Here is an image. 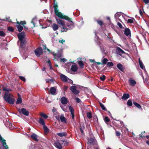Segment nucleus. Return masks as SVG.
I'll return each instance as SVG.
<instances>
[{"mask_svg":"<svg viewBox=\"0 0 149 149\" xmlns=\"http://www.w3.org/2000/svg\"><path fill=\"white\" fill-rule=\"evenodd\" d=\"M54 7L55 13L59 18H58L56 17V19L57 23L61 28V32H65L68 30L73 29L74 27V24L71 19L67 16L63 15L59 11L57 3H54Z\"/></svg>","mask_w":149,"mask_h":149,"instance_id":"nucleus-1","label":"nucleus"},{"mask_svg":"<svg viewBox=\"0 0 149 149\" xmlns=\"http://www.w3.org/2000/svg\"><path fill=\"white\" fill-rule=\"evenodd\" d=\"M12 95L9 92H5L3 96L4 100L10 104H13L15 100L12 98Z\"/></svg>","mask_w":149,"mask_h":149,"instance_id":"nucleus-2","label":"nucleus"},{"mask_svg":"<svg viewBox=\"0 0 149 149\" xmlns=\"http://www.w3.org/2000/svg\"><path fill=\"white\" fill-rule=\"evenodd\" d=\"M60 77L61 80L64 82L66 83L68 82L70 84H72L73 83L72 80L64 74H61Z\"/></svg>","mask_w":149,"mask_h":149,"instance_id":"nucleus-3","label":"nucleus"},{"mask_svg":"<svg viewBox=\"0 0 149 149\" xmlns=\"http://www.w3.org/2000/svg\"><path fill=\"white\" fill-rule=\"evenodd\" d=\"M99 46L100 47V51L102 53L106 55L108 53L107 48L105 45L100 42H99Z\"/></svg>","mask_w":149,"mask_h":149,"instance_id":"nucleus-4","label":"nucleus"},{"mask_svg":"<svg viewBox=\"0 0 149 149\" xmlns=\"http://www.w3.org/2000/svg\"><path fill=\"white\" fill-rule=\"evenodd\" d=\"M87 140L88 143L91 145H94L96 142V140L92 134H90V137L88 138Z\"/></svg>","mask_w":149,"mask_h":149,"instance_id":"nucleus-5","label":"nucleus"},{"mask_svg":"<svg viewBox=\"0 0 149 149\" xmlns=\"http://www.w3.org/2000/svg\"><path fill=\"white\" fill-rule=\"evenodd\" d=\"M35 55L38 57L43 53V50L41 47H39L36 49L34 51Z\"/></svg>","mask_w":149,"mask_h":149,"instance_id":"nucleus-6","label":"nucleus"},{"mask_svg":"<svg viewBox=\"0 0 149 149\" xmlns=\"http://www.w3.org/2000/svg\"><path fill=\"white\" fill-rule=\"evenodd\" d=\"M0 141L2 144V146L5 149H8V146L6 143V141L3 139L0 134Z\"/></svg>","mask_w":149,"mask_h":149,"instance_id":"nucleus-7","label":"nucleus"},{"mask_svg":"<svg viewBox=\"0 0 149 149\" xmlns=\"http://www.w3.org/2000/svg\"><path fill=\"white\" fill-rule=\"evenodd\" d=\"M25 33L24 31L18 33L17 36L19 41L26 40L25 38Z\"/></svg>","mask_w":149,"mask_h":149,"instance_id":"nucleus-8","label":"nucleus"},{"mask_svg":"<svg viewBox=\"0 0 149 149\" xmlns=\"http://www.w3.org/2000/svg\"><path fill=\"white\" fill-rule=\"evenodd\" d=\"M139 66L142 69H143L144 71V72L145 73V74L146 75V76H147L148 77V73H147V71H146V70L145 69V68L144 65H143V62L142 61H141L140 60V58H139Z\"/></svg>","mask_w":149,"mask_h":149,"instance_id":"nucleus-9","label":"nucleus"},{"mask_svg":"<svg viewBox=\"0 0 149 149\" xmlns=\"http://www.w3.org/2000/svg\"><path fill=\"white\" fill-rule=\"evenodd\" d=\"M76 89L77 87L75 86H72L70 87V90L73 94L75 95L79 93V91Z\"/></svg>","mask_w":149,"mask_h":149,"instance_id":"nucleus-10","label":"nucleus"},{"mask_svg":"<svg viewBox=\"0 0 149 149\" xmlns=\"http://www.w3.org/2000/svg\"><path fill=\"white\" fill-rule=\"evenodd\" d=\"M18 111L20 113H22L26 116H28L29 115V112L24 108H22L21 109H19Z\"/></svg>","mask_w":149,"mask_h":149,"instance_id":"nucleus-11","label":"nucleus"},{"mask_svg":"<svg viewBox=\"0 0 149 149\" xmlns=\"http://www.w3.org/2000/svg\"><path fill=\"white\" fill-rule=\"evenodd\" d=\"M125 52L119 47L116 48V53L117 54L121 56L122 54H124Z\"/></svg>","mask_w":149,"mask_h":149,"instance_id":"nucleus-12","label":"nucleus"},{"mask_svg":"<svg viewBox=\"0 0 149 149\" xmlns=\"http://www.w3.org/2000/svg\"><path fill=\"white\" fill-rule=\"evenodd\" d=\"M78 70V67L77 65L73 63L72 65L71 68V70L72 72H76Z\"/></svg>","mask_w":149,"mask_h":149,"instance_id":"nucleus-13","label":"nucleus"},{"mask_svg":"<svg viewBox=\"0 0 149 149\" xmlns=\"http://www.w3.org/2000/svg\"><path fill=\"white\" fill-rule=\"evenodd\" d=\"M52 53L53 54L54 58L56 60H57L58 58H59L61 56V54L59 52H58L57 53H54V52Z\"/></svg>","mask_w":149,"mask_h":149,"instance_id":"nucleus-14","label":"nucleus"},{"mask_svg":"<svg viewBox=\"0 0 149 149\" xmlns=\"http://www.w3.org/2000/svg\"><path fill=\"white\" fill-rule=\"evenodd\" d=\"M60 120L61 122L63 123H66L67 120L63 114L61 115L60 116Z\"/></svg>","mask_w":149,"mask_h":149,"instance_id":"nucleus-15","label":"nucleus"},{"mask_svg":"<svg viewBox=\"0 0 149 149\" xmlns=\"http://www.w3.org/2000/svg\"><path fill=\"white\" fill-rule=\"evenodd\" d=\"M56 91V88L55 87H51L49 90V92L51 95H55V93Z\"/></svg>","mask_w":149,"mask_h":149,"instance_id":"nucleus-16","label":"nucleus"},{"mask_svg":"<svg viewBox=\"0 0 149 149\" xmlns=\"http://www.w3.org/2000/svg\"><path fill=\"white\" fill-rule=\"evenodd\" d=\"M124 33L127 36H130L131 31L130 29L129 28H126L124 31Z\"/></svg>","mask_w":149,"mask_h":149,"instance_id":"nucleus-17","label":"nucleus"},{"mask_svg":"<svg viewBox=\"0 0 149 149\" xmlns=\"http://www.w3.org/2000/svg\"><path fill=\"white\" fill-rule=\"evenodd\" d=\"M130 85L132 86H134L136 84V81L133 79H130L129 80Z\"/></svg>","mask_w":149,"mask_h":149,"instance_id":"nucleus-18","label":"nucleus"},{"mask_svg":"<svg viewBox=\"0 0 149 149\" xmlns=\"http://www.w3.org/2000/svg\"><path fill=\"white\" fill-rule=\"evenodd\" d=\"M69 109L71 113L72 118L74 119V109L73 107L71 106H69Z\"/></svg>","mask_w":149,"mask_h":149,"instance_id":"nucleus-19","label":"nucleus"},{"mask_svg":"<svg viewBox=\"0 0 149 149\" xmlns=\"http://www.w3.org/2000/svg\"><path fill=\"white\" fill-rule=\"evenodd\" d=\"M54 146L58 149H61L62 146L61 143L58 141H55L54 143Z\"/></svg>","mask_w":149,"mask_h":149,"instance_id":"nucleus-20","label":"nucleus"},{"mask_svg":"<svg viewBox=\"0 0 149 149\" xmlns=\"http://www.w3.org/2000/svg\"><path fill=\"white\" fill-rule=\"evenodd\" d=\"M61 102L63 104H66L68 102L67 98L65 97H63L61 99Z\"/></svg>","mask_w":149,"mask_h":149,"instance_id":"nucleus-21","label":"nucleus"},{"mask_svg":"<svg viewBox=\"0 0 149 149\" xmlns=\"http://www.w3.org/2000/svg\"><path fill=\"white\" fill-rule=\"evenodd\" d=\"M31 137L32 139L36 141H38V139H37L38 136L35 133H33L31 136Z\"/></svg>","mask_w":149,"mask_h":149,"instance_id":"nucleus-22","label":"nucleus"},{"mask_svg":"<svg viewBox=\"0 0 149 149\" xmlns=\"http://www.w3.org/2000/svg\"><path fill=\"white\" fill-rule=\"evenodd\" d=\"M85 129V127L83 124H80V127L79 128L80 130L81 133L83 135L84 134V131Z\"/></svg>","mask_w":149,"mask_h":149,"instance_id":"nucleus-23","label":"nucleus"},{"mask_svg":"<svg viewBox=\"0 0 149 149\" xmlns=\"http://www.w3.org/2000/svg\"><path fill=\"white\" fill-rule=\"evenodd\" d=\"M17 27L18 29V31L19 32H21L23 30V27L22 26L19 24V23L18 22H17Z\"/></svg>","mask_w":149,"mask_h":149,"instance_id":"nucleus-24","label":"nucleus"},{"mask_svg":"<svg viewBox=\"0 0 149 149\" xmlns=\"http://www.w3.org/2000/svg\"><path fill=\"white\" fill-rule=\"evenodd\" d=\"M130 97V95L127 93H124L122 97V99L124 100H126L128 99Z\"/></svg>","mask_w":149,"mask_h":149,"instance_id":"nucleus-25","label":"nucleus"},{"mask_svg":"<svg viewBox=\"0 0 149 149\" xmlns=\"http://www.w3.org/2000/svg\"><path fill=\"white\" fill-rule=\"evenodd\" d=\"M117 68L121 71L123 72L124 70V68L123 65L120 63H119L117 64Z\"/></svg>","mask_w":149,"mask_h":149,"instance_id":"nucleus-26","label":"nucleus"},{"mask_svg":"<svg viewBox=\"0 0 149 149\" xmlns=\"http://www.w3.org/2000/svg\"><path fill=\"white\" fill-rule=\"evenodd\" d=\"M4 123L6 126L9 128H10L12 126L11 123L9 122V120L8 121L7 120H6V122Z\"/></svg>","mask_w":149,"mask_h":149,"instance_id":"nucleus-27","label":"nucleus"},{"mask_svg":"<svg viewBox=\"0 0 149 149\" xmlns=\"http://www.w3.org/2000/svg\"><path fill=\"white\" fill-rule=\"evenodd\" d=\"M57 135L60 137H62L66 136L67 134L65 132H63L57 133Z\"/></svg>","mask_w":149,"mask_h":149,"instance_id":"nucleus-28","label":"nucleus"},{"mask_svg":"<svg viewBox=\"0 0 149 149\" xmlns=\"http://www.w3.org/2000/svg\"><path fill=\"white\" fill-rule=\"evenodd\" d=\"M38 122L39 123L43 126L45 125V120L44 119L42 118H40L38 120Z\"/></svg>","mask_w":149,"mask_h":149,"instance_id":"nucleus-29","label":"nucleus"},{"mask_svg":"<svg viewBox=\"0 0 149 149\" xmlns=\"http://www.w3.org/2000/svg\"><path fill=\"white\" fill-rule=\"evenodd\" d=\"M20 41V46L22 48H24L25 46V42L26 40L19 41Z\"/></svg>","mask_w":149,"mask_h":149,"instance_id":"nucleus-30","label":"nucleus"},{"mask_svg":"<svg viewBox=\"0 0 149 149\" xmlns=\"http://www.w3.org/2000/svg\"><path fill=\"white\" fill-rule=\"evenodd\" d=\"M36 18H33L31 22V23L33 25V27H34L35 26V24L36 22H37Z\"/></svg>","mask_w":149,"mask_h":149,"instance_id":"nucleus-31","label":"nucleus"},{"mask_svg":"<svg viewBox=\"0 0 149 149\" xmlns=\"http://www.w3.org/2000/svg\"><path fill=\"white\" fill-rule=\"evenodd\" d=\"M52 28L53 30L54 31H55L58 29V26L57 24H53L52 25Z\"/></svg>","mask_w":149,"mask_h":149,"instance_id":"nucleus-32","label":"nucleus"},{"mask_svg":"<svg viewBox=\"0 0 149 149\" xmlns=\"http://www.w3.org/2000/svg\"><path fill=\"white\" fill-rule=\"evenodd\" d=\"M134 104L137 108L139 109H141V106L139 104L136 103L135 102H133Z\"/></svg>","mask_w":149,"mask_h":149,"instance_id":"nucleus-33","label":"nucleus"},{"mask_svg":"<svg viewBox=\"0 0 149 149\" xmlns=\"http://www.w3.org/2000/svg\"><path fill=\"white\" fill-rule=\"evenodd\" d=\"M1 87H2L3 91H6L5 92H8L9 91H11V90L10 89H8V88H6L3 87V86H0L1 88Z\"/></svg>","mask_w":149,"mask_h":149,"instance_id":"nucleus-34","label":"nucleus"},{"mask_svg":"<svg viewBox=\"0 0 149 149\" xmlns=\"http://www.w3.org/2000/svg\"><path fill=\"white\" fill-rule=\"evenodd\" d=\"M43 128L44 132L46 133H48L49 132V130L45 125L43 126Z\"/></svg>","mask_w":149,"mask_h":149,"instance_id":"nucleus-35","label":"nucleus"},{"mask_svg":"<svg viewBox=\"0 0 149 149\" xmlns=\"http://www.w3.org/2000/svg\"><path fill=\"white\" fill-rule=\"evenodd\" d=\"M78 64L80 67L81 68H83L84 67V64L83 63V62L82 61H80L78 62Z\"/></svg>","mask_w":149,"mask_h":149,"instance_id":"nucleus-36","label":"nucleus"},{"mask_svg":"<svg viewBox=\"0 0 149 149\" xmlns=\"http://www.w3.org/2000/svg\"><path fill=\"white\" fill-rule=\"evenodd\" d=\"M22 102V99L21 97H19L17 99L16 102L17 104H20Z\"/></svg>","mask_w":149,"mask_h":149,"instance_id":"nucleus-37","label":"nucleus"},{"mask_svg":"<svg viewBox=\"0 0 149 149\" xmlns=\"http://www.w3.org/2000/svg\"><path fill=\"white\" fill-rule=\"evenodd\" d=\"M108 61V60L107 58H104L102 60V64H105Z\"/></svg>","mask_w":149,"mask_h":149,"instance_id":"nucleus-38","label":"nucleus"},{"mask_svg":"<svg viewBox=\"0 0 149 149\" xmlns=\"http://www.w3.org/2000/svg\"><path fill=\"white\" fill-rule=\"evenodd\" d=\"M100 106L101 107L102 109L104 111H106V110L105 108L104 107V105L103 104H102V103L100 102Z\"/></svg>","mask_w":149,"mask_h":149,"instance_id":"nucleus-39","label":"nucleus"},{"mask_svg":"<svg viewBox=\"0 0 149 149\" xmlns=\"http://www.w3.org/2000/svg\"><path fill=\"white\" fill-rule=\"evenodd\" d=\"M127 105L129 106H131L132 105V103L131 100H129L127 103Z\"/></svg>","mask_w":149,"mask_h":149,"instance_id":"nucleus-40","label":"nucleus"},{"mask_svg":"<svg viewBox=\"0 0 149 149\" xmlns=\"http://www.w3.org/2000/svg\"><path fill=\"white\" fill-rule=\"evenodd\" d=\"M40 115L45 119L47 118H48V116L43 113H41Z\"/></svg>","mask_w":149,"mask_h":149,"instance_id":"nucleus-41","label":"nucleus"},{"mask_svg":"<svg viewBox=\"0 0 149 149\" xmlns=\"http://www.w3.org/2000/svg\"><path fill=\"white\" fill-rule=\"evenodd\" d=\"M113 65V63L112 62H108L107 63V65L108 67H110Z\"/></svg>","mask_w":149,"mask_h":149,"instance_id":"nucleus-42","label":"nucleus"},{"mask_svg":"<svg viewBox=\"0 0 149 149\" xmlns=\"http://www.w3.org/2000/svg\"><path fill=\"white\" fill-rule=\"evenodd\" d=\"M8 30L10 32H13L14 31V29L11 26H9L8 27Z\"/></svg>","mask_w":149,"mask_h":149,"instance_id":"nucleus-43","label":"nucleus"},{"mask_svg":"<svg viewBox=\"0 0 149 149\" xmlns=\"http://www.w3.org/2000/svg\"><path fill=\"white\" fill-rule=\"evenodd\" d=\"M87 117L89 118H91L92 117V114L91 113L88 112L87 113Z\"/></svg>","mask_w":149,"mask_h":149,"instance_id":"nucleus-44","label":"nucleus"},{"mask_svg":"<svg viewBox=\"0 0 149 149\" xmlns=\"http://www.w3.org/2000/svg\"><path fill=\"white\" fill-rule=\"evenodd\" d=\"M67 60L65 58H61L60 61V62L65 63L67 61Z\"/></svg>","mask_w":149,"mask_h":149,"instance_id":"nucleus-45","label":"nucleus"},{"mask_svg":"<svg viewBox=\"0 0 149 149\" xmlns=\"http://www.w3.org/2000/svg\"><path fill=\"white\" fill-rule=\"evenodd\" d=\"M104 121L106 123H107L110 120L107 116H106L104 118Z\"/></svg>","mask_w":149,"mask_h":149,"instance_id":"nucleus-46","label":"nucleus"},{"mask_svg":"<svg viewBox=\"0 0 149 149\" xmlns=\"http://www.w3.org/2000/svg\"><path fill=\"white\" fill-rule=\"evenodd\" d=\"M47 63L49 64V66L50 69L51 70L53 69V68L52 67L51 63L49 60H48L47 61Z\"/></svg>","mask_w":149,"mask_h":149,"instance_id":"nucleus-47","label":"nucleus"},{"mask_svg":"<svg viewBox=\"0 0 149 149\" xmlns=\"http://www.w3.org/2000/svg\"><path fill=\"white\" fill-rule=\"evenodd\" d=\"M2 21H7L8 22H11V20L10 19L9 17H6L5 19L1 20Z\"/></svg>","mask_w":149,"mask_h":149,"instance_id":"nucleus-48","label":"nucleus"},{"mask_svg":"<svg viewBox=\"0 0 149 149\" xmlns=\"http://www.w3.org/2000/svg\"><path fill=\"white\" fill-rule=\"evenodd\" d=\"M19 78L20 79L24 81H26L25 78L23 77L19 76Z\"/></svg>","mask_w":149,"mask_h":149,"instance_id":"nucleus-49","label":"nucleus"},{"mask_svg":"<svg viewBox=\"0 0 149 149\" xmlns=\"http://www.w3.org/2000/svg\"><path fill=\"white\" fill-rule=\"evenodd\" d=\"M105 79V76L104 75H103L102 76H101L100 77V80L102 81H104Z\"/></svg>","mask_w":149,"mask_h":149,"instance_id":"nucleus-50","label":"nucleus"},{"mask_svg":"<svg viewBox=\"0 0 149 149\" xmlns=\"http://www.w3.org/2000/svg\"><path fill=\"white\" fill-rule=\"evenodd\" d=\"M5 35V33L3 31H0V36H3Z\"/></svg>","mask_w":149,"mask_h":149,"instance_id":"nucleus-51","label":"nucleus"},{"mask_svg":"<svg viewBox=\"0 0 149 149\" xmlns=\"http://www.w3.org/2000/svg\"><path fill=\"white\" fill-rule=\"evenodd\" d=\"M120 15V13H117L115 15V17L116 18L117 17H119Z\"/></svg>","mask_w":149,"mask_h":149,"instance_id":"nucleus-52","label":"nucleus"},{"mask_svg":"<svg viewBox=\"0 0 149 149\" xmlns=\"http://www.w3.org/2000/svg\"><path fill=\"white\" fill-rule=\"evenodd\" d=\"M97 23L100 26H102L103 24V22L101 20H97Z\"/></svg>","mask_w":149,"mask_h":149,"instance_id":"nucleus-53","label":"nucleus"},{"mask_svg":"<svg viewBox=\"0 0 149 149\" xmlns=\"http://www.w3.org/2000/svg\"><path fill=\"white\" fill-rule=\"evenodd\" d=\"M61 141L63 143L65 146L67 145L68 144V142L65 140H61Z\"/></svg>","mask_w":149,"mask_h":149,"instance_id":"nucleus-54","label":"nucleus"},{"mask_svg":"<svg viewBox=\"0 0 149 149\" xmlns=\"http://www.w3.org/2000/svg\"><path fill=\"white\" fill-rule=\"evenodd\" d=\"M75 99L76 102L77 103H79L81 101L80 99L78 97H75Z\"/></svg>","mask_w":149,"mask_h":149,"instance_id":"nucleus-55","label":"nucleus"},{"mask_svg":"<svg viewBox=\"0 0 149 149\" xmlns=\"http://www.w3.org/2000/svg\"><path fill=\"white\" fill-rule=\"evenodd\" d=\"M116 136H120L121 134L118 131H116Z\"/></svg>","mask_w":149,"mask_h":149,"instance_id":"nucleus-56","label":"nucleus"},{"mask_svg":"<svg viewBox=\"0 0 149 149\" xmlns=\"http://www.w3.org/2000/svg\"><path fill=\"white\" fill-rule=\"evenodd\" d=\"M133 22V20L132 19H129L127 20V23H132Z\"/></svg>","mask_w":149,"mask_h":149,"instance_id":"nucleus-57","label":"nucleus"},{"mask_svg":"<svg viewBox=\"0 0 149 149\" xmlns=\"http://www.w3.org/2000/svg\"><path fill=\"white\" fill-rule=\"evenodd\" d=\"M59 42L60 43H61L62 44H63L64 43L65 41L64 40L61 39L59 40Z\"/></svg>","mask_w":149,"mask_h":149,"instance_id":"nucleus-58","label":"nucleus"},{"mask_svg":"<svg viewBox=\"0 0 149 149\" xmlns=\"http://www.w3.org/2000/svg\"><path fill=\"white\" fill-rule=\"evenodd\" d=\"M117 24L120 28H122L123 26L120 23L118 22L117 23Z\"/></svg>","mask_w":149,"mask_h":149,"instance_id":"nucleus-59","label":"nucleus"},{"mask_svg":"<svg viewBox=\"0 0 149 149\" xmlns=\"http://www.w3.org/2000/svg\"><path fill=\"white\" fill-rule=\"evenodd\" d=\"M26 24V22L25 21H21L20 23H19V24H21L22 25L24 24Z\"/></svg>","mask_w":149,"mask_h":149,"instance_id":"nucleus-60","label":"nucleus"},{"mask_svg":"<svg viewBox=\"0 0 149 149\" xmlns=\"http://www.w3.org/2000/svg\"><path fill=\"white\" fill-rule=\"evenodd\" d=\"M95 40H96V39L97 40H98V39H99V38L96 35H97V33H96L95 32Z\"/></svg>","mask_w":149,"mask_h":149,"instance_id":"nucleus-61","label":"nucleus"},{"mask_svg":"<svg viewBox=\"0 0 149 149\" xmlns=\"http://www.w3.org/2000/svg\"><path fill=\"white\" fill-rule=\"evenodd\" d=\"M143 2L146 4L149 3V0H143Z\"/></svg>","mask_w":149,"mask_h":149,"instance_id":"nucleus-62","label":"nucleus"},{"mask_svg":"<svg viewBox=\"0 0 149 149\" xmlns=\"http://www.w3.org/2000/svg\"><path fill=\"white\" fill-rule=\"evenodd\" d=\"M68 86H64L63 90L64 91H65L68 89Z\"/></svg>","mask_w":149,"mask_h":149,"instance_id":"nucleus-63","label":"nucleus"},{"mask_svg":"<svg viewBox=\"0 0 149 149\" xmlns=\"http://www.w3.org/2000/svg\"><path fill=\"white\" fill-rule=\"evenodd\" d=\"M55 118H56V119L58 120L59 121L60 120V117H59L58 116H55Z\"/></svg>","mask_w":149,"mask_h":149,"instance_id":"nucleus-64","label":"nucleus"}]
</instances>
